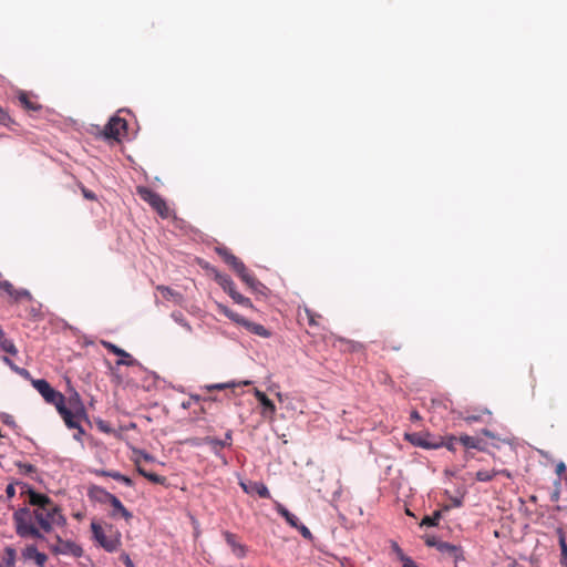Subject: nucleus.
Returning <instances> with one entry per match:
<instances>
[{
    "label": "nucleus",
    "instance_id": "obj_1",
    "mask_svg": "<svg viewBox=\"0 0 567 567\" xmlns=\"http://www.w3.org/2000/svg\"><path fill=\"white\" fill-rule=\"evenodd\" d=\"M33 518L45 533L51 532L53 526H63L65 524V517L58 505L35 508L33 511Z\"/></svg>",
    "mask_w": 567,
    "mask_h": 567
},
{
    "label": "nucleus",
    "instance_id": "obj_2",
    "mask_svg": "<svg viewBox=\"0 0 567 567\" xmlns=\"http://www.w3.org/2000/svg\"><path fill=\"white\" fill-rule=\"evenodd\" d=\"M32 517L28 508H21L13 514L16 532L20 537H33L42 539L43 535L32 523Z\"/></svg>",
    "mask_w": 567,
    "mask_h": 567
},
{
    "label": "nucleus",
    "instance_id": "obj_3",
    "mask_svg": "<svg viewBox=\"0 0 567 567\" xmlns=\"http://www.w3.org/2000/svg\"><path fill=\"white\" fill-rule=\"evenodd\" d=\"M33 388L42 395L47 403L53 404L55 408L65 402V396L54 390L50 383L44 379H32Z\"/></svg>",
    "mask_w": 567,
    "mask_h": 567
},
{
    "label": "nucleus",
    "instance_id": "obj_4",
    "mask_svg": "<svg viewBox=\"0 0 567 567\" xmlns=\"http://www.w3.org/2000/svg\"><path fill=\"white\" fill-rule=\"evenodd\" d=\"M127 122L114 115L110 118L107 124L101 130L100 135L105 140L120 141L122 136L126 134Z\"/></svg>",
    "mask_w": 567,
    "mask_h": 567
},
{
    "label": "nucleus",
    "instance_id": "obj_5",
    "mask_svg": "<svg viewBox=\"0 0 567 567\" xmlns=\"http://www.w3.org/2000/svg\"><path fill=\"white\" fill-rule=\"evenodd\" d=\"M216 281L236 303L246 308H252V302L250 301V299L243 296L236 290L235 284L229 276L216 275Z\"/></svg>",
    "mask_w": 567,
    "mask_h": 567
},
{
    "label": "nucleus",
    "instance_id": "obj_6",
    "mask_svg": "<svg viewBox=\"0 0 567 567\" xmlns=\"http://www.w3.org/2000/svg\"><path fill=\"white\" fill-rule=\"evenodd\" d=\"M136 193L142 200L147 203L155 213H165L167 207L164 199L148 187L138 186Z\"/></svg>",
    "mask_w": 567,
    "mask_h": 567
},
{
    "label": "nucleus",
    "instance_id": "obj_7",
    "mask_svg": "<svg viewBox=\"0 0 567 567\" xmlns=\"http://www.w3.org/2000/svg\"><path fill=\"white\" fill-rule=\"evenodd\" d=\"M56 410L69 429L78 430V434L74 435V439L79 440L84 433V430L80 425L78 416L65 406V402H63L62 405H59Z\"/></svg>",
    "mask_w": 567,
    "mask_h": 567
},
{
    "label": "nucleus",
    "instance_id": "obj_8",
    "mask_svg": "<svg viewBox=\"0 0 567 567\" xmlns=\"http://www.w3.org/2000/svg\"><path fill=\"white\" fill-rule=\"evenodd\" d=\"M55 554L72 555L73 557H81L83 549L80 545L71 540H63L58 537V546L53 548Z\"/></svg>",
    "mask_w": 567,
    "mask_h": 567
},
{
    "label": "nucleus",
    "instance_id": "obj_9",
    "mask_svg": "<svg viewBox=\"0 0 567 567\" xmlns=\"http://www.w3.org/2000/svg\"><path fill=\"white\" fill-rule=\"evenodd\" d=\"M91 529L93 533L94 539L107 551H114L116 549V543L114 540L109 539L105 536V533L102 526L95 522H92Z\"/></svg>",
    "mask_w": 567,
    "mask_h": 567
},
{
    "label": "nucleus",
    "instance_id": "obj_10",
    "mask_svg": "<svg viewBox=\"0 0 567 567\" xmlns=\"http://www.w3.org/2000/svg\"><path fill=\"white\" fill-rule=\"evenodd\" d=\"M223 536L226 544L230 547L237 558H244L247 554V547L239 542V537L230 532H224Z\"/></svg>",
    "mask_w": 567,
    "mask_h": 567
},
{
    "label": "nucleus",
    "instance_id": "obj_11",
    "mask_svg": "<svg viewBox=\"0 0 567 567\" xmlns=\"http://www.w3.org/2000/svg\"><path fill=\"white\" fill-rule=\"evenodd\" d=\"M102 344L107 351L121 358L120 360L116 361L117 365H134L135 360L125 350L118 348L116 344L109 341H103Z\"/></svg>",
    "mask_w": 567,
    "mask_h": 567
},
{
    "label": "nucleus",
    "instance_id": "obj_12",
    "mask_svg": "<svg viewBox=\"0 0 567 567\" xmlns=\"http://www.w3.org/2000/svg\"><path fill=\"white\" fill-rule=\"evenodd\" d=\"M17 97L21 106L28 112H39L42 110V105L32 93L19 91Z\"/></svg>",
    "mask_w": 567,
    "mask_h": 567
},
{
    "label": "nucleus",
    "instance_id": "obj_13",
    "mask_svg": "<svg viewBox=\"0 0 567 567\" xmlns=\"http://www.w3.org/2000/svg\"><path fill=\"white\" fill-rule=\"evenodd\" d=\"M254 395L262 405L261 415L268 419H274L277 411L275 403L262 391L258 389L254 390Z\"/></svg>",
    "mask_w": 567,
    "mask_h": 567
},
{
    "label": "nucleus",
    "instance_id": "obj_14",
    "mask_svg": "<svg viewBox=\"0 0 567 567\" xmlns=\"http://www.w3.org/2000/svg\"><path fill=\"white\" fill-rule=\"evenodd\" d=\"M231 441H233V432L230 430H228L225 433L224 440H218L216 437H210V436H207L204 439L205 444L209 445L216 455L219 454V451L221 449L231 446Z\"/></svg>",
    "mask_w": 567,
    "mask_h": 567
},
{
    "label": "nucleus",
    "instance_id": "obj_15",
    "mask_svg": "<svg viewBox=\"0 0 567 567\" xmlns=\"http://www.w3.org/2000/svg\"><path fill=\"white\" fill-rule=\"evenodd\" d=\"M216 251L223 258V260L233 268L235 272L244 270V262L234 254H231L227 248L219 247L216 249Z\"/></svg>",
    "mask_w": 567,
    "mask_h": 567
},
{
    "label": "nucleus",
    "instance_id": "obj_16",
    "mask_svg": "<svg viewBox=\"0 0 567 567\" xmlns=\"http://www.w3.org/2000/svg\"><path fill=\"white\" fill-rule=\"evenodd\" d=\"M430 435L422 433H413L406 434V439L415 446L424 447V449H435L439 445L429 442Z\"/></svg>",
    "mask_w": 567,
    "mask_h": 567
},
{
    "label": "nucleus",
    "instance_id": "obj_17",
    "mask_svg": "<svg viewBox=\"0 0 567 567\" xmlns=\"http://www.w3.org/2000/svg\"><path fill=\"white\" fill-rule=\"evenodd\" d=\"M29 502L31 505L35 506L37 508L42 507H51L55 505L47 495L35 493L33 491H30L29 493Z\"/></svg>",
    "mask_w": 567,
    "mask_h": 567
},
{
    "label": "nucleus",
    "instance_id": "obj_18",
    "mask_svg": "<svg viewBox=\"0 0 567 567\" xmlns=\"http://www.w3.org/2000/svg\"><path fill=\"white\" fill-rule=\"evenodd\" d=\"M0 289L4 290L10 297H13L16 300L20 299L21 297H29L30 293L27 290L18 291L14 289L13 285L3 279L2 275L0 274Z\"/></svg>",
    "mask_w": 567,
    "mask_h": 567
},
{
    "label": "nucleus",
    "instance_id": "obj_19",
    "mask_svg": "<svg viewBox=\"0 0 567 567\" xmlns=\"http://www.w3.org/2000/svg\"><path fill=\"white\" fill-rule=\"evenodd\" d=\"M113 511L111 513V515L113 517H117V516H121L125 519H130L132 518V514L124 507V505L122 504V502L114 495V497L110 501L109 503Z\"/></svg>",
    "mask_w": 567,
    "mask_h": 567
},
{
    "label": "nucleus",
    "instance_id": "obj_20",
    "mask_svg": "<svg viewBox=\"0 0 567 567\" xmlns=\"http://www.w3.org/2000/svg\"><path fill=\"white\" fill-rule=\"evenodd\" d=\"M460 444L466 449H475L478 451H484L485 447L483 445V441L476 436H471L467 434L461 435L458 437Z\"/></svg>",
    "mask_w": 567,
    "mask_h": 567
},
{
    "label": "nucleus",
    "instance_id": "obj_21",
    "mask_svg": "<svg viewBox=\"0 0 567 567\" xmlns=\"http://www.w3.org/2000/svg\"><path fill=\"white\" fill-rule=\"evenodd\" d=\"M24 556L27 558H30V559H34L35 564L40 567H42L47 559H48V556L43 553H40L35 546H28L24 550Z\"/></svg>",
    "mask_w": 567,
    "mask_h": 567
},
{
    "label": "nucleus",
    "instance_id": "obj_22",
    "mask_svg": "<svg viewBox=\"0 0 567 567\" xmlns=\"http://www.w3.org/2000/svg\"><path fill=\"white\" fill-rule=\"evenodd\" d=\"M239 278L252 290L257 291L259 287L262 285L256 279V277L248 271L246 266L244 267L243 271L236 272Z\"/></svg>",
    "mask_w": 567,
    "mask_h": 567
},
{
    "label": "nucleus",
    "instance_id": "obj_23",
    "mask_svg": "<svg viewBox=\"0 0 567 567\" xmlns=\"http://www.w3.org/2000/svg\"><path fill=\"white\" fill-rule=\"evenodd\" d=\"M556 534L558 536V543L560 547V565L563 567H567V543H566V534L561 527L556 528Z\"/></svg>",
    "mask_w": 567,
    "mask_h": 567
},
{
    "label": "nucleus",
    "instance_id": "obj_24",
    "mask_svg": "<svg viewBox=\"0 0 567 567\" xmlns=\"http://www.w3.org/2000/svg\"><path fill=\"white\" fill-rule=\"evenodd\" d=\"M156 289L161 292L162 297L166 300L173 301L177 305L182 302V295L167 286H157Z\"/></svg>",
    "mask_w": 567,
    "mask_h": 567
},
{
    "label": "nucleus",
    "instance_id": "obj_25",
    "mask_svg": "<svg viewBox=\"0 0 567 567\" xmlns=\"http://www.w3.org/2000/svg\"><path fill=\"white\" fill-rule=\"evenodd\" d=\"M90 496L101 503H110V501L114 497L113 494L99 486H93L90 489Z\"/></svg>",
    "mask_w": 567,
    "mask_h": 567
},
{
    "label": "nucleus",
    "instance_id": "obj_26",
    "mask_svg": "<svg viewBox=\"0 0 567 567\" xmlns=\"http://www.w3.org/2000/svg\"><path fill=\"white\" fill-rule=\"evenodd\" d=\"M217 309H218L219 313H223L231 321H234L240 326H244V322L246 321V319L243 316L238 315L237 312L233 311L231 309H229L228 307H226L221 303H217Z\"/></svg>",
    "mask_w": 567,
    "mask_h": 567
},
{
    "label": "nucleus",
    "instance_id": "obj_27",
    "mask_svg": "<svg viewBox=\"0 0 567 567\" xmlns=\"http://www.w3.org/2000/svg\"><path fill=\"white\" fill-rule=\"evenodd\" d=\"M243 327H245L248 331H250L251 333H254L256 336H259L262 338L270 337V332L260 323H255V322H251L246 319Z\"/></svg>",
    "mask_w": 567,
    "mask_h": 567
},
{
    "label": "nucleus",
    "instance_id": "obj_28",
    "mask_svg": "<svg viewBox=\"0 0 567 567\" xmlns=\"http://www.w3.org/2000/svg\"><path fill=\"white\" fill-rule=\"evenodd\" d=\"M276 511L291 527H298L299 518L295 514L290 513L282 504L278 503L276 505Z\"/></svg>",
    "mask_w": 567,
    "mask_h": 567
},
{
    "label": "nucleus",
    "instance_id": "obj_29",
    "mask_svg": "<svg viewBox=\"0 0 567 567\" xmlns=\"http://www.w3.org/2000/svg\"><path fill=\"white\" fill-rule=\"evenodd\" d=\"M0 348L4 352H7L11 355H16L18 353V349L14 346L13 341L6 337V333L1 327H0Z\"/></svg>",
    "mask_w": 567,
    "mask_h": 567
},
{
    "label": "nucleus",
    "instance_id": "obj_30",
    "mask_svg": "<svg viewBox=\"0 0 567 567\" xmlns=\"http://www.w3.org/2000/svg\"><path fill=\"white\" fill-rule=\"evenodd\" d=\"M337 343H339L340 349L343 351L354 352L363 349L361 343L347 340L344 338H337L333 346H337Z\"/></svg>",
    "mask_w": 567,
    "mask_h": 567
},
{
    "label": "nucleus",
    "instance_id": "obj_31",
    "mask_svg": "<svg viewBox=\"0 0 567 567\" xmlns=\"http://www.w3.org/2000/svg\"><path fill=\"white\" fill-rule=\"evenodd\" d=\"M136 470L140 475H142L143 477H145L146 480H148L150 482H152L154 484L164 485L166 483L165 476L158 475L156 473L147 472L145 468H143L138 464L136 466Z\"/></svg>",
    "mask_w": 567,
    "mask_h": 567
},
{
    "label": "nucleus",
    "instance_id": "obj_32",
    "mask_svg": "<svg viewBox=\"0 0 567 567\" xmlns=\"http://www.w3.org/2000/svg\"><path fill=\"white\" fill-rule=\"evenodd\" d=\"M96 474L102 475V476H109V477L114 478L115 481L122 482L123 484H125L127 486H133V481L128 476H125V475L121 474L120 472L102 470V471H97Z\"/></svg>",
    "mask_w": 567,
    "mask_h": 567
},
{
    "label": "nucleus",
    "instance_id": "obj_33",
    "mask_svg": "<svg viewBox=\"0 0 567 567\" xmlns=\"http://www.w3.org/2000/svg\"><path fill=\"white\" fill-rule=\"evenodd\" d=\"M437 549L442 553H447L455 558H457L460 551L458 547L446 542H439Z\"/></svg>",
    "mask_w": 567,
    "mask_h": 567
},
{
    "label": "nucleus",
    "instance_id": "obj_34",
    "mask_svg": "<svg viewBox=\"0 0 567 567\" xmlns=\"http://www.w3.org/2000/svg\"><path fill=\"white\" fill-rule=\"evenodd\" d=\"M16 564V550L11 547L6 548V555L2 559L1 567H14Z\"/></svg>",
    "mask_w": 567,
    "mask_h": 567
},
{
    "label": "nucleus",
    "instance_id": "obj_35",
    "mask_svg": "<svg viewBox=\"0 0 567 567\" xmlns=\"http://www.w3.org/2000/svg\"><path fill=\"white\" fill-rule=\"evenodd\" d=\"M496 475H498V472L496 470L493 471H478L475 475L476 480L480 482H489L492 481Z\"/></svg>",
    "mask_w": 567,
    "mask_h": 567
},
{
    "label": "nucleus",
    "instance_id": "obj_36",
    "mask_svg": "<svg viewBox=\"0 0 567 567\" xmlns=\"http://www.w3.org/2000/svg\"><path fill=\"white\" fill-rule=\"evenodd\" d=\"M440 518H441V512L436 511L433 513L432 516L423 517V519L421 522V526H436L439 524Z\"/></svg>",
    "mask_w": 567,
    "mask_h": 567
},
{
    "label": "nucleus",
    "instance_id": "obj_37",
    "mask_svg": "<svg viewBox=\"0 0 567 567\" xmlns=\"http://www.w3.org/2000/svg\"><path fill=\"white\" fill-rule=\"evenodd\" d=\"M237 384L235 382H225V383H215V384H209V385H206V390L207 391H214V390H225V389H230V388H235Z\"/></svg>",
    "mask_w": 567,
    "mask_h": 567
},
{
    "label": "nucleus",
    "instance_id": "obj_38",
    "mask_svg": "<svg viewBox=\"0 0 567 567\" xmlns=\"http://www.w3.org/2000/svg\"><path fill=\"white\" fill-rule=\"evenodd\" d=\"M392 551L396 555L398 559H400L402 563L409 559L410 557L405 556L401 547L398 545V543L392 542L391 544Z\"/></svg>",
    "mask_w": 567,
    "mask_h": 567
},
{
    "label": "nucleus",
    "instance_id": "obj_39",
    "mask_svg": "<svg viewBox=\"0 0 567 567\" xmlns=\"http://www.w3.org/2000/svg\"><path fill=\"white\" fill-rule=\"evenodd\" d=\"M10 123H13L12 118L8 112L0 106V124L9 126Z\"/></svg>",
    "mask_w": 567,
    "mask_h": 567
},
{
    "label": "nucleus",
    "instance_id": "obj_40",
    "mask_svg": "<svg viewBox=\"0 0 567 567\" xmlns=\"http://www.w3.org/2000/svg\"><path fill=\"white\" fill-rule=\"evenodd\" d=\"M256 492H257L258 496L261 497V498H269L270 497V492H269L268 487L265 484H258L257 487H256Z\"/></svg>",
    "mask_w": 567,
    "mask_h": 567
},
{
    "label": "nucleus",
    "instance_id": "obj_41",
    "mask_svg": "<svg viewBox=\"0 0 567 567\" xmlns=\"http://www.w3.org/2000/svg\"><path fill=\"white\" fill-rule=\"evenodd\" d=\"M295 528L298 529L305 538H307V539L312 538V534H311L310 529L307 526H305L303 524L298 523V527H295Z\"/></svg>",
    "mask_w": 567,
    "mask_h": 567
},
{
    "label": "nucleus",
    "instance_id": "obj_42",
    "mask_svg": "<svg viewBox=\"0 0 567 567\" xmlns=\"http://www.w3.org/2000/svg\"><path fill=\"white\" fill-rule=\"evenodd\" d=\"M460 444V441H458V437L456 436H451L446 440L445 442V446L450 450V451H455L456 450V445Z\"/></svg>",
    "mask_w": 567,
    "mask_h": 567
},
{
    "label": "nucleus",
    "instance_id": "obj_43",
    "mask_svg": "<svg viewBox=\"0 0 567 567\" xmlns=\"http://www.w3.org/2000/svg\"><path fill=\"white\" fill-rule=\"evenodd\" d=\"M19 467L25 474H31V473L35 472V467L32 464H29V463L19 464Z\"/></svg>",
    "mask_w": 567,
    "mask_h": 567
},
{
    "label": "nucleus",
    "instance_id": "obj_44",
    "mask_svg": "<svg viewBox=\"0 0 567 567\" xmlns=\"http://www.w3.org/2000/svg\"><path fill=\"white\" fill-rule=\"evenodd\" d=\"M309 326H317L316 317L317 315L310 310H306Z\"/></svg>",
    "mask_w": 567,
    "mask_h": 567
},
{
    "label": "nucleus",
    "instance_id": "obj_45",
    "mask_svg": "<svg viewBox=\"0 0 567 567\" xmlns=\"http://www.w3.org/2000/svg\"><path fill=\"white\" fill-rule=\"evenodd\" d=\"M14 372L18 373L19 375L25 378V379L30 378V372L27 369H24V368H20V367L14 368Z\"/></svg>",
    "mask_w": 567,
    "mask_h": 567
},
{
    "label": "nucleus",
    "instance_id": "obj_46",
    "mask_svg": "<svg viewBox=\"0 0 567 567\" xmlns=\"http://www.w3.org/2000/svg\"><path fill=\"white\" fill-rule=\"evenodd\" d=\"M566 471V465L564 462H559L557 465H556V474L558 476H560L561 474H564Z\"/></svg>",
    "mask_w": 567,
    "mask_h": 567
},
{
    "label": "nucleus",
    "instance_id": "obj_47",
    "mask_svg": "<svg viewBox=\"0 0 567 567\" xmlns=\"http://www.w3.org/2000/svg\"><path fill=\"white\" fill-rule=\"evenodd\" d=\"M401 348H402L401 344L395 346V344H392L391 342H386V341L383 347V349H391V350H395V351H399Z\"/></svg>",
    "mask_w": 567,
    "mask_h": 567
},
{
    "label": "nucleus",
    "instance_id": "obj_48",
    "mask_svg": "<svg viewBox=\"0 0 567 567\" xmlns=\"http://www.w3.org/2000/svg\"><path fill=\"white\" fill-rule=\"evenodd\" d=\"M6 493H7L8 497H13L16 494L14 486L12 484H9L6 488Z\"/></svg>",
    "mask_w": 567,
    "mask_h": 567
},
{
    "label": "nucleus",
    "instance_id": "obj_49",
    "mask_svg": "<svg viewBox=\"0 0 567 567\" xmlns=\"http://www.w3.org/2000/svg\"><path fill=\"white\" fill-rule=\"evenodd\" d=\"M2 361H3L7 365H9V367H10V369H11L12 371H14V368H18V365H16V364L12 362V360H10L8 357H3V358H2Z\"/></svg>",
    "mask_w": 567,
    "mask_h": 567
},
{
    "label": "nucleus",
    "instance_id": "obj_50",
    "mask_svg": "<svg viewBox=\"0 0 567 567\" xmlns=\"http://www.w3.org/2000/svg\"><path fill=\"white\" fill-rule=\"evenodd\" d=\"M480 419H481V416H480V415H474V414H473V415H467V416H465V421H467L468 423L476 422V421H478Z\"/></svg>",
    "mask_w": 567,
    "mask_h": 567
},
{
    "label": "nucleus",
    "instance_id": "obj_51",
    "mask_svg": "<svg viewBox=\"0 0 567 567\" xmlns=\"http://www.w3.org/2000/svg\"><path fill=\"white\" fill-rule=\"evenodd\" d=\"M425 543L427 546H436L437 547L439 542H436L434 537H427Z\"/></svg>",
    "mask_w": 567,
    "mask_h": 567
},
{
    "label": "nucleus",
    "instance_id": "obj_52",
    "mask_svg": "<svg viewBox=\"0 0 567 567\" xmlns=\"http://www.w3.org/2000/svg\"><path fill=\"white\" fill-rule=\"evenodd\" d=\"M83 195H84L85 198H89V199H94L95 198L94 193H92L91 190H87V189H83Z\"/></svg>",
    "mask_w": 567,
    "mask_h": 567
},
{
    "label": "nucleus",
    "instance_id": "obj_53",
    "mask_svg": "<svg viewBox=\"0 0 567 567\" xmlns=\"http://www.w3.org/2000/svg\"><path fill=\"white\" fill-rule=\"evenodd\" d=\"M403 567H417V566L411 558H409L405 561H403Z\"/></svg>",
    "mask_w": 567,
    "mask_h": 567
},
{
    "label": "nucleus",
    "instance_id": "obj_54",
    "mask_svg": "<svg viewBox=\"0 0 567 567\" xmlns=\"http://www.w3.org/2000/svg\"><path fill=\"white\" fill-rule=\"evenodd\" d=\"M124 564L126 567H134V564L132 561V559L130 558V556H125L124 559H123Z\"/></svg>",
    "mask_w": 567,
    "mask_h": 567
},
{
    "label": "nucleus",
    "instance_id": "obj_55",
    "mask_svg": "<svg viewBox=\"0 0 567 567\" xmlns=\"http://www.w3.org/2000/svg\"><path fill=\"white\" fill-rule=\"evenodd\" d=\"M176 320H177V321H178L183 327H185L187 330H190V329H192V328H190V326H189V323H188V322H186L183 318H181V319H177V318H176Z\"/></svg>",
    "mask_w": 567,
    "mask_h": 567
},
{
    "label": "nucleus",
    "instance_id": "obj_56",
    "mask_svg": "<svg viewBox=\"0 0 567 567\" xmlns=\"http://www.w3.org/2000/svg\"><path fill=\"white\" fill-rule=\"evenodd\" d=\"M411 420H413V421L421 420V416H420V414H419V412H417V411H412V413H411Z\"/></svg>",
    "mask_w": 567,
    "mask_h": 567
},
{
    "label": "nucleus",
    "instance_id": "obj_57",
    "mask_svg": "<svg viewBox=\"0 0 567 567\" xmlns=\"http://www.w3.org/2000/svg\"><path fill=\"white\" fill-rule=\"evenodd\" d=\"M497 472H498V475L501 474V475H504V476H506L508 478L512 476L511 473L507 470H499Z\"/></svg>",
    "mask_w": 567,
    "mask_h": 567
},
{
    "label": "nucleus",
    "instance_id": "obj_58",
    "mask_svg": "<svg viewBox=\"0 0 567 567\" xmlns=\"http://www.w3.org/2000/svg\"><path fill=\"white\" fill-rule=\"evenodd\" d=\"M482 433H483L485 436H488V437H492V439H494V437H495V436H494V434H493L489 430H486V429H485V430H483V431H482Z\"/></svg>",
    "mask_w": 567,
    "mask_h": 567
},
{
    "label": "nucleus",
    "instance_id": "obj_59",
    "mask_svg": "<svg viewBox=\"0 0 567 567\" xmlns=\"http://www.w3.org/2000/svg\"><path fill=\"white\" fill-rule=\"evenodd\" d=\"M99 427L104 432H110V429L106 427V425H103V423H100Z\"/></svg>",
    "mask_w": 567,
    "mask_h": 567
},
{
    "label": "nucleus",
    "instance_id": "obj_60",
    "mask_svg": "<svg viewBox=\"0 0 567 567\" xmlns=\"http://www.w3.org/2000/svg\"><path fill=\"white\" fill-rule=\"evenodd\" d=\"M454 505L455 506H461V501H458V499L454 501Z\"/></svg>",
    "mask_w": 567,
    "mask_h": 567
},
{
    "label": "nucleus",
    "instance_id": "obj_61",
    "mask_svg": "<svg viewBox=\"0 0 567 567\" xmlns=\"http://www.w3.org/2000/svg\"><path fill=\"white\" fill-rule=\"evenodd\" d=\"M248 384H250V381H244L243 382V385H248Z\"/></svg>",
    "mask_w": 567,
    "mask_h": 567
},
{
    "label": "nucleus",
    "instance_id": "obj_62",
    "mask_svg": "<svg viewBox=\"0 0 567 567\" xmlns=\"http://www.w3.org/2000/svg\"><path fill=\"white\" fill-rule=\"evenodd\" d=\"M483 413L488 414V415L491 414V412L488 410H484Z\"/></svg>",
    "mask_w": 567,
    "mask_h": 567
},
{
    "label": "nucleus",
    "instance_id": "obj_63",
    "mask_svg": "<svg viewBox=\"0 0 567 567\" xmlns=\"http://www.w3.org/2000/svg\"><path fill=\"white\" fill-rule=\"evenodd\" d=\"M554 499H557L558 498V493H555V495L553 496Z\"/></svg>",
    "mask_w": 567,
    "mask_h": 567
}]
</instances>
